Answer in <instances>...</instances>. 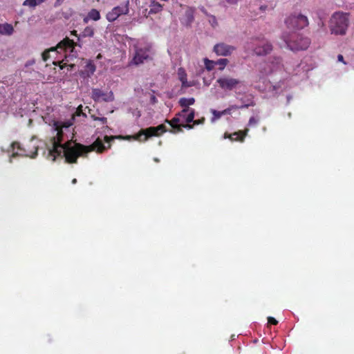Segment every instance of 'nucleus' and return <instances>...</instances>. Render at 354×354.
Returning a JSON list of instances; mask_svg holds the SVG:
<instances>
[{
    "label": "nucleus",
    "mask_w": 354,
    "mask_h": 354,
    "mask_svg": "<svg viewBox=\"0 0 354 354\" xmlns=\"http://www.w3.org/2000/svg\"><path fill=\"white\" fill-rule=\"evenodd\" d=\"M86 117L83 106L80 105L75 113L68 119L53 120L49 122L52 136L48 149V158L53 161L57 156H63L68 162H75L80 156L95 151L102 153L106 147L101 139L97 138L92 145L84 146L73 141L74 127L76 117Z\"/></svg>",
    "instance_id": "obj_1"
},
{
    "label": "nucleus",
    "mask_w": 354,
    "mask_h": 354,
    "mask_svg": "<svg viewBox=\"0 0 354 354\" xmlns=\"http://www.w3.org/2000/svg\"><path fill=\"white\" fill-rule=\"evenodd\" d=\"M77 55L75 50V43L69 39H65L60 41L56 47L50 48L43 52L41 57L44 62L49 59H53V64L55 66L59 65L62 69L64 65L68 66L71 70L75 66V64L70 63Z\"/></svg>",
    "instance_id": "obj_2"
},
{
    "label": "nucleus",
    "mask_w": 354,
    "mask_h": 354,
    "mask_svg": "<svg viewBox=\"0 0 354 354\" xmlns=\"http://www.w3.org/2000/svg\"><path fill=\"white\" fill-rule=\"evenodd\" d=\"M286 46L292 51L304 50L308 48L310 41L308 37L295 32H283L281 36Z\"/></svg>",
    "instance_id": "obj_3"
},
{
    "label": "nucleus",
    "mask_w": 354,
    "mask_h": 354,
    "mask_svg": "<svg viewBox=\"0 0 354 354\" xmlns=\"http://www.w3.org/2000/svg\"><path fill=\"white\" fill-rule=\"evenodd\" d=\"M166 131L165 127L163 124H160L156 127H149L145 129L141 130L138 134L135 136H129L123 137L122 136H107L104 137V140L106 142H109L111 140L114 139H125L130 140L131 139L137 140L139 141H145L151 136H158Z\"/></svg>",
    "instance_id": "obj_4"
},
{
    "label": "nucleus",
    "mask_w": 354,
    "mask_h": 354,
    "mask_svg": "<svg viewBox=\"0 0 354 354\" xmlns=\"http://www.w3.org/2000/svg\"><path fill=\"white\" fill-rule=\"evenodd\" d=\"M39 145L34 144L32 149H26L18 142H13L10 147L7 149V153L9 155V162H12V159L17 157H29L30 158H35L37 156V151Z\"/></svg>",
    "instance_id": "obj_5"
},
{
    "label": "nucleus",
    "mask_w": 354,
    "mask_h": 354,
    "mask_svg": "<svg viewBox=\"0 0 354 354\" xmlns=\"http://www.w3.org/2000/svg\"><path fill=\"white\" fill-rule=\"evenodd\" d=\"M134 48L135 55L132 62L136 65L142 64L149 59L152 54L151 44L144 40L138 41L134 44Z\"/></svg>",
    "instance_id": "obj_6"
},
{
    "label": "nucleus",
    "mask_w": 354,
    "mask_h": 354,
    "mask_svg": "<svg viewBox=\"0 0 354 354\" xmlns=\"http://www.w3.org/2000/svg\"><path fill=\"white\" fill-rule=\"evenodd\" d=\"M348 18L346 14L335 12L333 15L330 21V27L332 32L337 35L345 33L348 27Z\"/></svg>",
    "instance_id": "obj_7"
},
{
    "label": "nucleus",
    "mask_w": 354,
    "mask_h": 354,
    "mask_svg": "<svg viewBox=\"0 0 354 354\" xmlns=\"http://www.w3.org/2000/svg\"><path fill=\"white\" fill-rule=\"evenodd\" d=\"M248 48L252 49L254 53L258 56H263L270 53L272 47L268 41L263 39L257 40V38H252L251 41L248 44Z\"/></svg>",
    "instance_id": "obj_8"
},
{
    "label": "nucleus",
    "mask_w": 354,
    "mask_h": 354,
    "mask_svg": "<svg viewBox=\"0 0 354 354\" xmlns=\"http://www.w3.org/2000/svg\"><path fill=\"white\" fill-rule=\"evenodd\" d=\"M289 29L298 30L308 25V18L301 14L295 13L290 15L285 21Z\"/></svg>",
    "instance_id": "obj_9"
},
{
    "label": "nucleus",
    "mask_w": 354,
    "mask_h": 354,
    "mask_svg": "<svg viewBox=\"0 0 354 354\" xmlns=\"http://www.w3.org/2000/svg\"><path fill=\"white\" fill-rule=\"evenodd\" d=\"M129 12V1L127 0L122 4L117 6L107 12L106 19L109 22L115 21L119 17L126 15Z\"/></svg>",
    "instance_id": "obj_10"
},
{
    "label": "nucleus",
    "mask_w": 354,
    "mask_h": 354,
    "mask_svg": "<svg viewBox=\"0 0 354 354\" xmlns=\"http://www.w3.org/2000/svg\"><path fill=\"white\" fill-rule=\"evenodd\" d=\"M216 82L219 87L224 91H232L239 88L241 84V82L239 79L227 75L220 77L217 79Z\"/></svg>",
    "instance_id": "obj_11"
},
{
    "label": "nucleus",
    "mask_w": 354,
    "mask_h": 354,
    "mask_svg": "<svg viewBox=\"0 0 354 354\" xmlns=\"http://www.w3.org/2000/svg\"><path fill=\"white\" fill-rule=\"evenodd\" d=\"M92 99L95 102H112L114 100V95L112 91L104 92L99 88H93L91 93Z\"/></svg>",
    "instance_id": "obj_12"
},
{
    "label": "nucleus",
    "mask_w": 354,
    "mask_h": 354,
    "mask_svg": "<svg viewBox=\"0 0 354 354\" xmlns=\"http://www.w3.org/2000/svg\"><path fill=\"white\" fill-rule=\"evenodd\" d=\"M214 52L218 56H229L235 50V47L225 43H219L214 46Z\"/></svg>",
    "instance_id": "obj_13"
},
{
    "label": "nucleus",
    "mask_w": 354,
    "mask_h": 354,
    "mask_svg": "<svg viewBox=\"0 0 354 354\" xmlns=\"http://www.w3.org/2000/svg\"><path fill=\"white\" fill-rule=\"evenodd\" d=\"M182 122V118L179 116L174 118L171 121L169 122L170 125L173 127L174 130L172 133H177L181 131V127L187 128L190 129L192 128V126L189 124H178V122Z\"/></svg>",
    "instance_id": "obj_14"
},
{
    "label": "nucleus",
    "mask_w": 354,
    "mask_h": 354,
    "mask_svg": "<svg viewBox=\"0 0 354 354\" xmlns=\"http://www.w3.org/2000/svg\"><path fill=\"white\" fill-rule=\"evenodd\" d=\"M178 115L182 118V123H189L194 121V111L190 108H185Z\"/></svg>",
    "instance_id": "obj_15"
},
{
    "label": "nucleus",
    "mask_w": 354,
    "mask_h": 354,
    "mask_svg": "<svg viewBox=\"0 0 354 354\" xmlns=\"http://www.w3.org/2000/svg\"><path fill=\"white\" fill-rule=\"evenodd\" d=\"M248 131H249V129H245L244 131H239L234 132L231 134L225 133L224 134L223 138L225 139L229 138L232 140H239L241 142H243L244 140V138L247 136Z\"/></svg>",
    "instance_id": "obj_16"
},
{
    "label": "nucleus",
    "mask_w": 354,
    "mask_h": 354,
    "mask_svg": "<svg viewBox=\"0 0 354 354\" xmlns=\"http://www.w3.org/2000/svg\"><path fill=\"white\" fill-rule=\"evenodd\" d=\"M177 75L178 80L180 81L182 84V86L184 88H187L192 86L194 84L192 82H188L187 80V73L183 68H179L177 71Z\"/></svg>",
    "instance_id": "obj_17"
},
{
    "label": "nucleus",
    "mask_w": 354,
    "mask_h": 354,
    "mask_svg": "<svg viewBox=\"0 0 354 354\" xmlns=\"http://www.w3.org/2000/svg\"><path fill=\"white\" fill-rule=\"evenodd\" d=\"M96 67L92 60H86L84 69L82 71V74L84 77H89L93 75Z\"/></svg>",
    "instance_id": "obj_18"
},
{
    "label": "nucleus",
    "mask_w": 354,
    "mask_h": 354,
    "mask_svg": "<svg viewBox=\"0 0 354 354\" xmlns=\"http://www.w3.org/2000/svg\"><path fill=\"white\" fill-rule=\"evenodd\" d=\"M14 32L13 26L10 24H0V34L3 35H11Z\"/></svg>",
    "instance_id": "obj_19"
},
{
    "label": "nucleus",
    "mask_w": 354,
    "mask_h": 354,
    "mask_svg": "<svg viewBox=\"0 0 354 354\" xmlns=\"http://www.w3.org/2000/svg\"><path fill=\"white\" fill-rule=\"evenodd\" d=\"M250 104H243L241 106H237V105H230L227 109L222 111L223 115H231L232 113V111L239 109H243V108H248Z\"/></svg>",
    "instance_id": "obj_20"
},
{
    "label": "nucleus",
    "mask_w": 354,
    "mask_h": 354,
    "mask_svg": "<svg viewBox=\"0 0 354 354\" xmlns=\"http://www.w3.org/2000/svg\"><path fill=\"white\" fill-rule=\"evenodd\" d=\"M272 71V70L271 68H266V64L261 65L259 67V74L257 77V79H259V80L261 79H263L266 75H267L268 74L271 73Z\"/></svg>",
    "instance_id": "obj_21"
},
{
    "label": "nucleus",
    "mask_w": 354,
    "mask_h": 354,
    "mask_svg": "<svg viewBox=\"0 0 354 354\" xmlns=\"http://www.w3.org/2000/svg\"><path fill=\"white\" fill-rule=\"evenodd\" d=\"M194 19V10L191 8H188L185 15V18L183 19V23L189 25Z\"/></svg>",
    "instance_id": "obj_22"
},
{
    "label": "nucleus",
    "mask_w": 354,
    "mask_h": 354,
    "mask_svg": "<svg viewBox=\"0 0 354 354\" xmlns=\"http://www.w3.org/2000/svg\"><path fill=\"white\" fill-rule=\"evenodd\" d=\"M210 113H212V116L210 118L211 123L214 124L216 121H218L222 116H223L222 111H217L214 109H210Z\"/></svg>",
    "instance_id": "obj_23"
},
{
    "label": "nucleus",
    "mask_w": 354,
    "mask_h": 354,
    "mask_svg": "<svg viewBox=\"0 0 354 354\" xmlns=\"http://www.w3.org/2000/svg\"><path fill=\"white\" fill-rule=\"evenodd\" d=\"M88 19L97 21L100 19V15L98 10L92 9L88 14V17L84 19V21L87 22Z\"/></svg>",
    "instance_id": "obj_24"
},
{
    "label": "nucleus",
    "mask_w": 354,
    "mask_h": 354,
    "mask_svg": "<svg viewBox=\"0 0 354 354\" xmlns=\"http://www.w3.org/2000/svg\"><path fill=\"white\" fill-rule=\"evenodd\" d=\"M195 102L194 98L190 97V98H180L179 100L180 105L185 108H189V106L192 105Z\"/></svg>",
    "instance_id": "obj_25"
},
{
    "label": "nucleus",
    "mask_w": 354,
    "mask_h": 354,
    "mask_svg": "<svg viewBox=\"0 0 354 354\" xmlns=\"http://www.w3.org/2000/svg\"><path fill=\"white\" fill-rule=\"evenodd\" d=\"M46 1V0H25L23 3V6L35 8Z\"/></svg>",
    "instance_id": "obj_26"
},
{
    "label": "nucleus",
    "mask_w": 354,
    "mask_h": 354,
    "mask_svg": "<svg viewBox=\"0 0 354 354\" xmlns=\"http://www.w3.org/2000/svg\"><path fill=\"white\" fill-rule=\"evenodd\" d=\"M149 13H158L162 10V6L160 3L156 1H152L150 4Z\"/></svg>",
    "instance_id": "obj_27"
},
{
    "label": "nucleus",
    "mask_w": 354,
    "mask_h": 354,
    "mask_svg": "<svg viewBox=\"0 0 354 354\" xmlns=\"http://www.w3.org/2000/svg\"><path fill=\"white\" fill-rule=\"evenodd\" d=\"M128 113H131L133 118H135L136 120L138 119L141 116L140 111L138 110L137 107L135 106H130L127 109Z\"/></svg>",
    "instance_id": "obj_28"
},
{
    "label": "nucleus",
    "mask_w": 354,
    "mask_h": 354,
    "mask_svg": "<svg viewBox=\"0 0 354 354\" xmlns=\"http://www.w3.org/2000/svg\"><path fill=\"white\" fill-rule=\"evenodd\" d=\"M228 62H229V61L227 59L222 58V59H219L218 60L216 61V65H218L219 66L218 69L220 71H223L225 68V67L227 66Z\"/></svg>",
    "instance_id": "obj_29"
},
{
    "label": "nucleus",
    "mask_w": 354,
    "mask_h": 354,
    "mask_svg": "<svg viewBox=\"0 0 354 354\" xmlns=\"http://www.w3.org/2000/svg\"><path fill=\"white\" fill-rule=\"evenodd\" d=\"M93 34H94L93 29L91 27L88 26V27L85 28L84 30L82 31L81 36L83 37H91L93 36Z\"/></svg>",
    "instance_id": "obj_30"
},
{
    "label": "nucleus",
    "mask_w": 354,
    "mask_h": 354,
    "mask_svg": "<svg viewBox=\"0 0 354 354\" xmlns=\"http://www.w3.org/2000/svg\"><path fill=\"white\" fill-rule=\"evenodd\" d=\"M204 64L206 69L209 71H212L214 66H216V62L209 60L207 58L204 59Z\"/></svg>",
    "instance_id": "obj_31"
},
{
    "label": "nucleus",
    "mask_w": 354,
    "mask_h": 354,
    "mask_svg": "<svg viewBox=\"0 0 354 354\" xmlns=\"http://www.w3.org/2000/svg\"><path fill=\"white\" fill-rule=\"evenodd\" d=\"M259 122V118L258 117L252 116L250 118L248 126V127H253L257 125Z\"/></svg>",
    "instance_id": "obj_32"
},
{
    "label": "nucleus",
    "mask_w": 354,
    "mask_h": 354,
    "mask_svg": "<svg viewBox=\"0 0 354 354\" xmlns=\"http://www.w3.org/2000/svg\"><path fill=\"white\" fill-rule=\"evenodd\" d=\"M274 6H275V4L273 3H270V5L261 4L259 8L262 11L271 10L274 8Z\"/></svg>",
    "instance_id": "obj_33"
},
{
    "label": "nucleus",
    "mask_w": 354,
    "mask_h": 354,
    "mask_svg": "<svg viewBox=\"0 0 354 354\" xmlns=\"http://www.w3.org/2000/svg\"><path fill=\"white\" fill-rule=\"evenodd\" d=\"M209 23L211 24L212 27H215L217 26V21L215 17L211 16L209 19Z\"/></svg>",
    "instance_id": "obj_34"
},
{
    "label": "nucleus",
    "mask_w": 354,
    "mask_h": 354,
    "mask_svg": "<svg viewBox=\"0 0 354 354\" xmlns=\"http://www.w3.org/2000/svg\"><path fill=\"white\" fill-rule=\"evenodd\" d=\"M268 322L269 324H272L274 325L277 324L278 322L272 317H268Z\"/></svg>",
    "instance_id": "obj_35"
},
{
    "label": "nucleus",
    "mask_w": 354,
    "mask_h": 354,
    "mask_svg": "<svg viewBox=\"0 0 354 354\" xmlns=\"http://www.w3.org/2000/svg\"><path fill=\"white\" fill-rule=\"evenodd\" d=\"M93 120H98V121H100V122H102V123H103V124H104V123H106V120H107V119H106V118H104V117H102V118H98V117H94V116H93Z\"/></svg>",
    "instance_id": "obj_36"
},
{
    "label": "nucleus",
    "mask_w": 354,
    "mask_h": 354,
    "mask_svg": "<svg viewBox=\"0 0 354 354\" xmlns=\"http://www.w3.org/2000/svg\"><path fill=\"white\" fill-rule=\"evenodd\" d=\"M204 121H205V118H203L200 120H194L193 122H194V124L198 125V124H203Z\"/></svg>",
    "instance_id": "obj_37"
},
{
    "label": "nucleus",
    "mask_w": 354,
    "mask_h": 354,
    "mask_svg": "<svg viewBox=\"0 0 354 354\" xmlns=\"http://www.w3.org/2000/svg\"><path fill=\"white\" fill-rule=\"evenodd\" d=\"M337 60H338V62H341L344 63V64H346V62H344V57L342 55H339L337 56Z\"/></svg>",
    "instance_id": "obj_38"
},
{
    "label": "nucleus",
    "mask_w": 354,
    "mask_h": 354,
    "mask_svg": "<svg viewBox=\"0 0 354 354\" xmlns=\"http://www.w3.org/2000/svg\"><path fill=\"white\" fill-rule=\"evenodd\" d=\"M229 4H235L238 2V0H226Z\"/></svg>",
    "instance_id": "obj_39"
},
{
    "label": "nucleus",
    "mask_w": 354,
    "mask_h": 354,
    "mask_svg": "<svg viewBox=\"0 0 354 354\" xmlns=\"http://www.w3.org/2000/svg\"><path fill=\"white\" fill-rule=\"evenodd\" d=\"M7 152V150L5 149L3 147H0V155Z\"/></svg>",
    "instance_id": "obj_40"
},
{
    "label": "nucleus",
    "mask_w": 354,
    "mask_h": 354,
    "mask_svg": "<svg viewBox=\"0 0 354 354\" xmlns=\"http://www.w3.org/2000/svg\"><path fill=\"white\" fill-rule=\"evenodd\" d=\"M77 182V180L75 178H74L73 180H72V183L73 184H75Z\"/></svg>",
    "instance_id": "obj_41"
},
{
    "label": "nucleus",
    "mask_w": 354,
    "mask_h": 354,
    "mask_svg": "<svg viewBox=\"0 0 354 354\" xmlns=\"http://www.w3.org/2000/svg\"><path fill=\"white\" fill-rule=\"evenodd\" d=\"M35 138L34 136H33V137H32V138H31V140H30V142H33L35 141Z\"/></svg>",
    "instance_id": "obj_42"
},
{
    "label": "nucleus",
    "mask_w": 354,
    "mask_h": 354,
    "mask_svg": "<svg viewBox=\"0 0 354 354\" xmlns=\"http://www.w3.org/2000/svg\"><path fill=\"white\" fill-rule=\"evenodd\" d=\"M97 59H100V58H101V55H100V54H99V55L97 56Z\"/></svg>",
    "instance_id": "obj_43"
},
{
    "label": "nucleus",
    "mask_w": 354,
    "mask_h": 354,
    "mask_svg": "<svg viewBox=\"0 0 354 354\" xmlns=\"http://www.w3.org/2000/svg\"><path fill=\"white\" fill-rule=\"evenodd\" d=\"M154 160H155L156 162H158V161H159V160H158V158H154Z\"/></svg>",
    "instance_id": "obj_44"
}]
</instances>
